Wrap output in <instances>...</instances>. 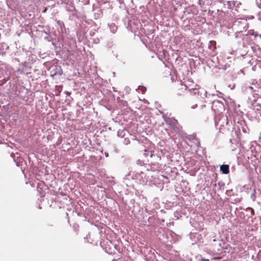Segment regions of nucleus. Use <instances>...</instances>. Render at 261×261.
Segmentation results:
<instances>
[{
  "label": "nucleus",
  "instance_id": "7ed1b4c3",
  "mask_svg": "<svg viewBox=\"0 0 261 261\" xmlns=\"http://www.w3.org/2000/svg\"><path fill=\"white\" fill-rule=\"evenodd\" d=\"M181 88L178 89L177 94L180 95L182 94V92H185L188 88V86L186 85H182L181 84Z\"/></svg>",
  "mask_w": 261,
  "mask_h": 261
},
{
  "label": "nucleus",
  "instance_id": "6e6552de",
  "mask_svg": "<svg viewBox=\"0 0 261 261\" xmlns=\"http://www.w3.org/2000/svg\"><path fill=\"white\" fill-rule=\"evenodd\" d=\"M46 10H47V9H46V8H45L43 12L45 13L46 11Z\"/></svg>",
  "mask_w": 261,
  "mask_h": 261
},
{
  "label": "nucleus",
  "instance_id": "39448f33",
  "mask_svg": "<svg viewBox=\"0 0 261 261\" xmlns=\"http://www.w3.org/2000/svg\"><path fill=\"white\" fill-rule=\"evenodd\" d=\"M149 151L145 150V152L144 153V155L145 156L147 157L148 155Z\"/></svg>",
  "mask_w": 261,
  "mask_h": 261
},
{
  "label": "nucleus",
  "instance_id": "423d86ee",
  "mask_svg": "<svg viewBox=\"0 0 261 261\" xmlns=\"http://www.w3.org/2000/svg\"><path fill=\"white\" fill-rule=\"evenodd\" d=\"M199 261H210L208 259L202 258Z\"/></svg>",
  "mask_w": 261,
  "mask_h": 261
},
{
  "label": "nucleus",
  "instance_id": "f03ea898",
  "mask_svg": "<svg viewBox=\"0 0 261 261\" xmlns=\"http://www.w3.org/2000/svg\"><path fill=\"white\" fill-rule=\"evenodd\" d=\"M229 166L228 165H222L220 166V171L222 173L227 174L229 172Z\"/></svg>",
  "mask_w": 261,
  "mask_h": 261
},
{
  "label": "nucleus",
  "instance_id": "0eeeda50",
  "mask_svg": "<svg viewBox=\"0 0 261 261\" xmlns=\"http://www.w3.org/2000/svg\"><path fill=\"white\" fill-rule=\"evenodd\" d=\"M197 105L196 104V105H195L193 106L192 107V109H195V108H196V107H197Z\"/></svg>",
  "mask_w": 261,
  "mask_h": 261
},
{
  "label": "nucleus",
  "instance_id": "1a4fd4ad",
  "mask_svg": "<svg viewBox=\"0 0 261 261\" xmlns=\"http://www.w3.org/2000/svg\"><path fill=\"white\" fill-rule=\"evenodd\" d=\"M153 155V153L151 152L150 154V156L152 157Z\"/></svg>",
  "mask_w": 261,
  "mask_h": 261
},
{
  "label": "nucleus",
  "instance_id": "f257e3e1",
  "mask_svg": "<svg viewBox=\"0 0 261 261\" xmlns=\"http://www.w3.org/2000/svg\"><path fill=\"white\" fill-rule=\"evenodd\" d=\"M165 123L168 125L169 127L174 131L179 130V123L178 121L173 117H166L164 119Z\"/></svg>",
  "mask_w": 261,
  "mask_h": 261
},
{
  "label": "nucleus",
  "instance_id": "20e7f679",
  "mask_svg": "<svg viewBox=\"0 0 261 261\" xmlns=\"http://www.w3.org/2000/svg\"><path fill=\"white\" fill-rule=\"evenodd\" d=\"M256 112L257 114H259L260 116L261 117V104L260 105H257L256 106Z\"/></svg>",
  "mask_w": 261,
  "mask_h": 261
}]
</instances>
